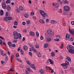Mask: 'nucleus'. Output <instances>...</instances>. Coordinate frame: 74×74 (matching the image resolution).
Listing matches in <instances>:
<instances>
[{
    "label": "nucleus",
    "instance_id": "obj_62",
    "mask_svg": "<svg viewBox=\"0 0 74 74\" xmlns=\"http://www.w3.org/2000/svg\"><path fill=\"white\" fill-rule=\"evenodd\" d=\"M14 43H16V42H17V40H14Z\"/></svg>",
    "mask_w": 74,
    "mask_h": 74
},
{
    "label": "nucleus",
    "instance_id": "obj_53",
    "mask_svg": "<svg viewBox=\"0 0 74 74\" xmlns=\"http://www.w3.org/2000/svg\"><path fill=\"white\" fill-rule=\"evenodd\" d=\"M23 32L24 33H26L27 32V30L26 29H24L23 30Z\"/></svg>",
    "mask_w": 74,
    "mask_h": 74
},
{
    "label": "nucleus",
    "instance_id": "obj_51",
    "mask_svg": "<svg viewBox=\"0 0 74 74\" xmlns=\"http://www.w3.org/2000/svg\"><path fill=\"white\" fill-rule=\"evenodd\" d=\"M34 20H36L37 17H36V16H34L33 17Z\"/></svg>",
    "mask_w": 74,
    "mask_h": 74
},
{
    "label": "nucleus",
    "instance_id": "obj_17",
    "mask_svg": "<svg viewBox=\"0 0 74 74\" xmlns=\"http://www.w3.org/2000/svg\"><path fill=\"white\" fill-rule=\"evenodd\" d=\"M46 41L47 42H51V38H47L46 39Z\"/></svg>",
    "mask_w": 74,
    "mask_h": 74
},
{
    "label": "nucleus",
    "instance_id": "obj_2",
    "mask_svg": "<svg viewBox=\"0 0 74 74\" xmlns=\"http://www.w3.org/2000/svg\"><path fill=\"white\" fill-rule=\"evenodd\" d=\"M40 14L42 15V16L44 17V18H45V17H48V16L47 15V13H45V12L43 10H40Z\"/></svg>",
    "mask_w": 74,
    "mask_h": 74
},
{
    "label": "nucleus",
    "instance_id": "obj_60",
    "mask_svg": "<svg viewBox=\"0 0 74 74\" xmlns=\"http://www.w3.org/2000/svg\"><path fill=\"white\" fill-rule=\"evenodd\" d=\"M22 24L23 25H25L26 24V23H25V22H23L22 23Z\"/></svg>",
    "mask_w": 74,
    "mask_h": 74
},
{
    "label": "nucleus",
    "instance_id": "obj_52",
    "mask_svg": "<svg viewBox=\"0 0 74 74\" xmlns=\"http://www.w3.org/2000/svg\"><path fill=\"white\" fill-rule=\"evenodd\" d=\"M57 38L58 37V38H61V37H60V36H59V35H57L56 36Z\"/></svg>",
    "mask_w": 74,
    "mask_h": 74
},
{
    "label": "nucleus",
    "instance_id": "obj_50",
    "mask_svg": "<svg viewBox=\"0 0 74 74\" xmlns=\"http://www.w3.org/2000/svg\"><path fill=\"white\" fill-rule=\"evenodd\" d=\"M17 60L19 61V62H21H21H22V60H21L20 59H19L18 58Z\"/></svg>",
    "mask_w": 74,
    "mask_h": 74
},
{
    "label": "nucleus",
    "instance_id": "obj_32",
    "mask_svg": "<svg viewBox=\"0 0 74 74\" xmlns=\"http://www.w3.org/2000/svg\"><path fill=\"white\" fill-rule=\"evenodd\" d=\"M45 67H46V69H48L49 70H51V67H50L47 66Z\"/></svg>",
    "mask_w": 74,
    "mask_h": 74
},
{
    "label": "nucleus",
    "instance_id": "obj_18",
    "mask_svg": "<svg viewBox=\"0 0 74 74\" xmlns=\"http://www.w3.org/2000/svg\"><path fill=\"white\" fill-rule=\"evenodd\" d=\"M54 6H55L56 8H58L59 6V4L58 3H55V4Z\"/></svg>",
    "mask_w": 74,
    "mask_h": 74
},
{
    "label": "nucleus",
    "instance_id": "obj_10",
    "mask_svg": "<svg viewBox=\"0 0 74 74\" xmlns=\"http://www.w3.org/2000/svg\"><path fill=\"white\" fill-rule=\"evenodd\" d=\"M70 34H67L66 35V40H69V38H70Z\"/></svg>",
    "mask_w": 74,
    "mask_h": 74
},
{
    "label": "nucleus",
    "instance_id": "obj_40",
    "mask_svg": "<svg viewBox=\"0 0 74 74\" xmlns=\"http://www.w3.org/2000/svg\"><path fill=\"white\" fill-rule=\"evenodd\" d=\"M71 33L72 35H74V29H73V30L72 31V32H71Z\"/></svg>",
    "mask_w": 74,
    "mask_h": 74
},
{
    "label": "nucleus",
    "instance_id": "obj_28",
    "mask_svg": "<svg viewBox=\"0 0 74 74\" xmlns=\"http://www.w3.org/2000/svg\"><path fill=\"white\" fill-rule=\"evenodd\" d=\"M8 44L9 47H11V45H11L12 44V43L11 42L9 41L8 42Z\"/></svg>",
    "mask_w": 74,
    "mask_h": 74
},
{
    "label": "nucleus",
    "instance_id": "obj_55",
    "mask_svg": "<svg viewBox=\"0 0 74 74\" xmlns=\"http://www.w3.org/2000/svg\"><path fill=\"white\" fill-rule=\"evenodd\" d=\"M3 44L4 45H5V47H7V45H6V44H5V42H3Z\"/></svg>",
    "mask_w": 74,
    "mask_h": 74
},
{
    "label": "nucleus",
    "instance_id": "obj_31",
    "mask_svg": "<svg viewBox=\"0 0 74 74\" xmlns=\"http://www.w3.org/2000/svg\"><path fill=\"white\" fill-rule=\"evenodd\" d=\"M8 18V21H11V20H12V17H10H10H9Z\"/></svg>",
    "mask_w": 74,
    "mask_h": 74
},
{
    "label": "nucleus",
    "instance_id": "obj_7",
    "mask_svg": "<svg viewBox=\"0 0 74 74\" xmlns=\"http://www.w3.org/2000/svg\"><path fill=\"white\" fill-rule=\"evenodd\" d=\"M2 7L3 9H5L6 8V4H5V2L3 1L2 2Z\"/></svg>",
    "mask_w": 74,
    "mask_h": 74
},
{
    "label": "nucleus",
    "instance_id": "obj_56",
    "mask_svg": "<svg viewBox=\"0 0 74 74\" xmlns=\"http://www.w3.org/2000/svg\"><path fill=\"white\" fill-rule=\"evenodd\" d=\"M34 12H31V15H34Z\"/></svg>",
    "mask_w": 74,
    "mask_h": 74
},
{
    "label": "nucleus",
    "instance_id": "obj_15",
    "mask_svg": "<svg viewBox=\"0 0 74 74\" xmlns=\"http://www.w3.org/2000/svg\"><path fill=\"white\" fill-rule=\"evenodd\" d=\"M66 59H67L69 61V62H71V58H70V57H69V56H66Z\"/></svg>",
    "mask_w": 74,
    "mask_h": 74
},
{
    "label": "nucleus",
    "instance_id": "obj_26",
    "mask_svg": "<svg viewBox=\"0 0 74 74\" xmlns=\"http://www.w3.org/2000/svg\"><path fill=\"white\" fill-rule=\"evenodd\" d=\"M24 16L25 18H28V17H29V14H24Z\"/></svg>",
    "mask_w": 74,
    "mask_h": 74
},
{
    "label": "nucleus",
    "instance_id": "obj_47",
    "mask_svg": "<svg viewBox=\"0 0 74 74\" xmlns=\"http://www.w3.org/2000/svg\"><path fill=\"white\" fill-rule=\"evenodd\" d=\"M21 55H23V51L22 50H21Z\"/></svg>",
    "mask_w": 74,
    "mask_h": 74
},
{
    "label": "nucleus",
    "instance_id": "obj_35",
    "mask_svg": "<svg viewBox=\"0 0 74 74\" xmlns=\"http://www.w3.org/2000/svg\"><path fill=\"white\" fill-rule=\"evenodd\" d=\"M64 4H69V2L67 1V0H65V1H64Z\"/></svg>",
    "mask_w": 74,
    "mask_h": 74
},
{
    "label": "nucleus",
    "instance_id": "obj_5",
    "mask_svg": "<svg viewBox=\"0 0 74 74\" xmlns=\"http://www.w3.org/2000/svg\"><path fill=\"white\" fill-rule=\"evenodd\" d=\"M26 62L28 64H29V65H30V66H31V67L32 69H34L35 70H36V68L35 66H34V64H32L30 63V62L29 61H27Z\"/></svg>",
    "mask_w": 74,
    "mask_h": 74
},
{
    "label": "nucleus",
    "instance_id": "obj_8",
    "mask_svg": "<svg viewBox=\"0 0 74 74\" xmlns=\"http://www.w3.org/2000/svg\"><path fill=\"white\" fill-rule=\"evenodd\" d=\"M62 66H63V68L64 69H67V67H68V66L66 65V64L65 63L62 64Z\"/></svg>",
    "mask_w": 74,
    "mask_h": 74
},
{
    "label": "nucleus",
    "instance_id": "obj_45",
    "mask_svg": "<svg viewBox=\"0 0 74 74\" xmlns=\"http://www.w3.org/2000/svg\"><path fill=\"white\" fill-rule=\"evenodd\" d=\"M12 47H15V45L14 44H12L11 45Z\"/></svg>",
    "mask_w": 74,
    "mask_h": 74
},
{
    "label": "nucleus",
    "instance_id": "obj_16",
    "mask_svg": "<svg viewBox=\"0 0 74 74\" xmlns=\"http://www.w3.org/2000/svg\"><path fill=\"white\" fill-rule=\"evenodd\" d=\"M51 56L52 57H54L55 56V52L53 51H52L51 53Z\"/></svg>",
    "mask_w": 74,
    "mask_h": 74
},
{
    "label": "nucleus",
    "instance_id": "obj_37",
    "mask_svg": "<svg viewBox=\"0 0 74 74\" xmlns=\"http://www.w3.org/2000/svg\"><path fill=\"white\" fill-rule=\"evenodd\" d=\"M27 24L29 25V24H30V21L29 20L27 21Z\"/></svg>",
    "mask_w": 74,
    "mask_h": 74
},
{
    "label": "nucleus",
    "instance_id": "obj_38",
    "mask_svg": "<svg viewBox=\"0 0 74 74\" xmlns=\"http://www.w3.org/2000/svg\"><path fill=\"white\" fill-rule=\"evenodd\" d=\"M0 44L1 45H3V41H2V40L0 39Z\"/></svg>",
    "mask_w": 74,
    "mask_h": 74
},
{
    "label": "nucleus",
    "instance_id": "obj_9",
    "mask_svg": "<svg viewBox=\"0 0 74 74\" xmlns=\"http://www.w3.org/2000/svg\"><path fill=\"white\" fill-rule=\"evenodd\" d=\"M47 63H49V62H50V63L51 64H53V62L52 60L50 58L49 59V60L47 61Z\"/></svg>",
    "mask_w": 74,
    "mask_h": 74
},
{
    "label": "nucleus",
    "instance_id": "obj_11",
    "mask_svg": "<svg viewBox=\"0 0 74 74\" xmlns=\"http://www.w3.org/2000/svg\"><path fill=\"white\" fill-rule=\"evenodd\" d=\"M6 9L8 11H10L11 10V7L10 5H8L6 6Z\"/></svg>",
    "mask_w": 74,
    "mask_h": 74
},
{
    "label": "nucleus",
    "instance_id": "obj_27",
    "mask_svg": "<svg viewBox=\"0 0 74 74\" xmlns=\"http://www.w3.org/2000/svg\"><path fill=\"white\" fill-rule=\"evenodd\" d=\"M47 32L48 34H50V33H52V31L51 30H48V29L47 31Z\"/></svg>",
    "mask_w": 74,
    "mask_h": 74
},
{
    "label": "nucleus",
    "instance_id": "obj_49",
    "mask_svg": "<svg viewBox=\"0 0 74 74\" xmlns=\"http://www.w3.org/2000/svg\"><path fill=\"white\" fill-rule=\"evenodd\" d=\"M51 24H54V20H51Z\"/></svg>",
    "mask_w": 74,
    "mask_h": 74
},
{
    "label": "nucleus",
    "instance_id": "obj_42",
    "mask_svg": "<svg viewBox=\"0 0 74 74\" xmlns=\"http://www.w3.org/2000/svg\"><path fill=\"white\" fill-rule=\"evenodd\" d=\"M49 34L50 36H53L54 34V32H52V33H50Z\"/></svg>",
    "mask_w": 74,
    "mask_h": 74
},
{
    "label": "nucleus",
    "instance_id": "obj_25",
    "mask_svg": "<svg viewBox=\"0 0 74 74\" xmlns=\"http://www.w3.org/2000/svg\"><path fill=\"white\" fill-rule=\"evenodd\" d=\"M14 55H12L11 57V63H12V59H13V58H14Z\"/></svg>",
    "mask_w": 74,
    "mask_h": 74
},
{
    "label": "nucleus",
    "instance_id": "obj_63",
    "mask_svg": "<svg viewBox=\"0 0 74 74\" xmlns=\"http://www.w3.org/2000/svg\"><path fill=\"white\" fill-rule=\"evenodd\" d=\"M71 24L72 25H74V21H72L71 22Z\"/></svg>",
    "mask_w": 74,
    "mask_h": 74
},
{
    "label": "nucleus",
    "instance_id": "obj_30",
    "mask_svg": "<svg viewBox=\"0 0 74 74\" xmlns=\"http://www.w3.org/2000/svg\"><path fill=\"white\" fill-rule=\"evenodd\" d=\"M44 47L45 48H47L48 47V44H45L44 45Z\"/></svg>",
    "mask_w": 74,
    "mask_h": 74
},
{
    "label": "nucleus",
    "instance_id": "obj_36",
    "mask_svg": "<svg viewBox=\"0 0 74 74\" xmlns=\"http://www.w3.org/2000/svg\"><path fill=\"white\" fill-rule=\"evenodd\" d=\"M35 48H39V45L38 44H36L35 46Z\"/></svg>",
    "mask_w": 74,
    "mask_h": 74
},
{
    "label": "nucleus",
    "instance_id": "obj_41",
    "mask_svg": "<svg viewBox=\"0 0 74 74\" xmlns=\"http://www.w3.org/2000/svg\"><path fill=\"white\" fill-rule=\"evenodd\" d=\"M58 12L59 13L61 14L62 12V10L61 9H60L58 10Z\"/></svg>",
    "mask_w": 74,
    "mask_h": 74
},
{
    "label": "nucleus",
    "instance_id": "obj_13",
    "mask_svg": "<svg viewBox=\"0 0 74 74\" xmlns=\"http://www.w3.org/2000/svg\"><path fill=\"white\" fill-rule=\"evenodd\" d=\"M30 34L32 36H34V33L33 31H30L29 32Z\"/></svg>",
    "mask_w": 74,
    "mask_h": 74
},
{
    "label": "nucleus",
    "instance_id": "obj_22",
    "mask_svg": "<svg viewBox=\"0 0 74 74\" xmlns=\"http://www.w3.org/2000/svg\"><path fill=\"white\" fill-rule=\"evenodd\" d=\"M27 49H28V47L27 46H25L24 47V49L25 51H27Z\"/></svg>",
    "mask_w": 74,
    "mask_h": 74
},
{
    "label": "nucleus",
    "instance_id": "obj_58",
    "mask_svg": "<svg viewBox=\"0 0 74 74\" xmlns=\"http://www.w3.org/2000/svg\"><path fill=\"white\" fill-rule=\"evenodd\" d=\"M1 55H3V51H1Z\"/></svg>",
    "mask_w": 74,
    "mask_h": 74
},
{
    "label": "nucleus",
    "instance_id": "obj_64",
    "mask_svg": "<svg viewBox=\"0 0 74 74\" xmlns=\"http://www.w3.org/2000/svg\"><path fill=\"white\" fill-rule=\"evenodd\" d=\"M46 22H47V23H48V22H49V19H48V18H47L46 19Z\"/></svg>",
    "mask_w": 74,
    "mask_h": 74
},
{
    "label": "nucleus",
    "instance_id": "obj_14",
    "mask_svg": "<svg viewBox=\"0 0 74 74\" xmlns=\"http://www.w3.org/2000/svg\"><path fill=\"white\" fill-rule=\"evenodd\" d=\"M39 73L42 74H44L45 73V71L42 70H41L39 71Z\"/></svg>",
    "mask_w": 74,
    "mask_h": 74
},
{
    "label": "nucleus",
    "instance_id": "obj_12",
    "mask_svg": "<svg viewBox=\"0 0 74 74\" xmlns=\"http://www.w3.org/2000/svg\"><path fill=\"white\" fill-rule=\"evenodd\" d=\"M36 54L39 58H41V54L40 53V52H37L36 53Z\"/></svg>",
    "mask_w": 74,
    "mask_h": 74
},
{
    "label": "nucleus",
    "instance_id": "obj_1",
    "mask_svg": "<svg viewBox=\"0 0 74 74\" xmlns=\"http://www.w3.org/2000/svg\"><path fill=\"white\" fill-rule=\"evenodd\" d=\"M67 49L69 52L72 54L74 53V47L71 45H69L67 46Z\"/></svg>",
    "mask_w": 74,
    "mask_h": 74
},
{
    "label": "nucleus",
    "instance_id": "obj_46",
    "mask_svg": "<svg viewBox=\"0 0 74 74\" xmlns=\"http://www.w3.org/2000/svg\"><path fill=\"white\" fill-rule=\"evenodd\" d=\"M36 36L37 37H38L39 36V33H38V32H36Z\"/></svg>",
    "mask_w": 74,
    "mask_h": 74
},
{
    "label": "nucleus",
    "instance_id": "obj_6",
    "mask_svg": "<svg viewBox=\"0 0 74 74\" xmlns=\"http://www.w3.org/2000/svg\"><path fill=\"white\" fill-rule=\"evenodd\" d=\"M64 11H66L69 12L70 10V8L68 6H65L64 7Z\"/></svg>",
    "mask_w": 74,
    "mask_h": 74
},
{
    "label": "nucleus",
    "instance_id": "obj_48",
    "mask_svg": "<svg viewBox=\"0 0 74 74\" xmlns=\"http://www.w3.org/2000/svg\"><path fill=\"white\" fill-rule=\"evenodd\" d=\"M29 55H30V56H31V57H32V56L33 55V54H32V53L31 52H29Z\"/></svg>",
    "mask_w": 74,
    "mask_h": 74
},
{
    "label": "nucleus",
    "instance_id": "obj_44",
    "mask_svg": "<svg viewBox=\"0 0 74 74\" xmlns=\"http://www.w3.org/2000/svg\"><path fill=\"white\" fill-rule=\"evenodd\" d=\"M32 51H33L34 52H37V50L35 49H34L33 50H32Z\"/></svg>",
    "mask_w": 74,
    "mask_h": 74
},
{
    "label": "nucleus",
    "instance_id": "obj_19",
    "mask_svg": "<svg viewBox=\"0 0 74 74\" xmlns=\"http://www.w3.org/2000/svg\"><path fill=\"white\" fill-rule=\"evenodd\" d=\"M18 22L15 21L14 22V26H16L17 25H18Z\"/></svg>",
    "mask_w": 74,
    "mask_h": 74
},
{
    "label": "nucleus",
    "instance_id": "obj_3",
    "mask_svg": "<svg viewBox=\"0 0 74 74\" xmlns=\"http://www.w3.org/2000/svg\"><path fill=\"white\" fill-rule=\"evenodd\" d=\"M10 16V15L9 14V13L8 12H6L5 16L3 18L4 21H6V22H8V18Z\"/></svg>",
    "mask_w": 74,
    "mask_h": 74
},
{
    "label": "nucleus",
    "instance_id": "obj_24",
    "mask_svg": "<svg viewBox=\"0 0 74 74\" xmlns=\"http://www.w3.org/2000/svg\"><path fill=\"white\" fill-rule=\"evenodd\" d=\"M39 22L40 23H42V24H44V23H45V22H44V21L42 19H40L39 20Z\"/></svg>",
    "mask_w": 74,
    "mask_h": 74
},
{
    "label": "nucleus",
    "instance_id": "obj_23",
    "mask_svg": "<svg viewBox=\"0 0 74 74\" xmlns=\"http://www.w3.org/2000/svg\"><path fill=\"white\" fill-rule=\"evenodd\" d=\"M65 64H66L67 65H69V61H68V60H66L65 61Z\"/></svg>",
    "mask_w": 74,
    "mask_h": 74
},
{
    "label": "nucleus",
    "instance_id": "obj_20",
    "mask_svg": "<svg viewBox=\"0 0 74 74\" xmlns=\"http://www.w3.org/2000/svg\"><path fill=\"white\" fill-rule=\"evenodd\" d=\"M17 34H18V32H17V31H14L13 32V36H15L16 35H17Z\"/></svg>",
    "mask_w": 74,
    "mask_h": 74
},
{
    "label": "nucleus",
    "instance_id": "obj_39",
    "mask_svg": "<svg viewBox=\"0 0 74 74\" xmlns=\"http://www.w3.org/2000/svg\"><path fill=\"white\" fill-rule=\"evenodd\" d=\"M10 3V0H7L6 1V4H9Z\"/></svg>",
    "mask_w": 74,
    "mask_h": 74
},
{
    "label": "nucleus",
    "instance_id": "obj_43",
    "mask_svg": "<svg viewBox=\"0 0 74 74\" xmlns=\"http://www.w3.org/2000/svg\"><path fill=\"white\" fill-rule=\"evenodd\" d=\"M16 58H18V57H19V53H17L16 54Z\"/></svg>",
    "mask_w": 74,
    "mask_h": 74
},
{
    "label": "nucleus",
    "instance_id": "obj_61",
    "mask_svg": "<svg viewBox=\"0 0 74 74\" xmlns=\"http://www.w3.org/2000/svg\"><path fill=\"white\" fill-rule=\"evenodd\" d=\"M0 38L2 39V40H4V38L1 36H0Z\"/></svg>",
    "mask_w": 74,
    "mask_h": 74
},
{
    "label": "nucleus",
    "instance_id": "obj_21",
    "mask_svg": "<svg viewBox=\"0 0 74 74\" xmlns=\"http://www.w3.org/2000/svg\"><path fill=\"white\" fill-rule=\"evenodd\" d=\"M19 9L21 11H23V8L22 6H20L19 7Z\"/></svg>",
    "mask_w": 74,
    "mask_h": 74
},
{
    "label": "nucleus",
    "instance_id": "obj_33",
    "mask_svg": "<svg viewBox=\"0 0 74 74\" xmlns=\"http://www.w3.org/2000/svg\"><path fill=\"white\" fill-rule=\"evenodd\" d=\"M25 73L26 74H29L30 71H28L27 70H25Z\"/></svg>",
    "mask_w": 74,
    "mask_h": 74
},
{
    "label": "nucleus",
    "instance_id": "obj_34",
    "mask_svg": "<svg viewBox=\"0 0 74 74\" xmlns=\"http://www.w3.org/2000/svg\"><path fill=\"white\" fill-rule=\"evenodd\" d=\"M0 14L1 15H3V10H1Z\"/></svg>",
    "mask_w": 74,
    "mask_h": 74
},
{
    "label": "nucleus",
    "instance_id": "obj_54",
    "mask_svg": "<svg viewBox=\"0 0 74 74\" xmlns=\"http://www.w3.org/2000/svg\"><path fill=\"white\" fill-rule=\"evenodd\" d=\"M1 64H4L5 62H4V61H2H2H1Z\"/></svg>",
    "mask_w": 74,
    "mask_h": 74
},
{
    "label": "nucleus",
    "instance_id": "obj_29",
    "mask_svg": "<svg viewBox=\"0 0 74 74\" xmlns=\"http://www.w3.org/2000/svg\"><path fill=\"white\" fill-rule=\"evenodd\" d=\"M58 2L59 3V4H62L63 1H61L60 0H58Z\"/></svg>",
    "mask_w": 74,
    "mask_h": 74
},
{
    "label": "nucleus",
    "instance_id": "obj_59",
    "mask_svg": "<svg viewBox=\"0 0 74 74\" xmlns=\"http://www.w3.org/2000/svg\"><path fill=\"white\" fill-rule=\"evenodd\" d=\"M16 11L17 12V13H19V10L18 9H17L16 10Z\"/></svg>",
    "mask_w": 74,
    "mask_h": 74
},
{
    "label": "nucleus",
    "instance_id": "obj_4",
    "mask_svg": "<svg viewBox=\"0 0 74 74\" xmlns=\"http://www.w3.org/2000/svg\"><path fill=\"white\" fill-rule=\"evenodd\" d=\"M18 34H17L15 36H14V40H15V39H18V38H19V39L21 38L22 36H21V34L20 33Z\"/></svg>",
    "mask_w": 74,
    "mask_h": 74
},
{
    "label": "nucleus",
    "instance_id": "obj_57",
    "mask_svg": "<svg viewBox=\"0 0 74 74\" xmlns=\"http://www.w3.org/2000/svg\"><path fill=\"white\" fill-rule=\"evenodd\" d=\"M44 39V37L42 36H40V40H43Z\"/></svg>",
    "mask_w": 74,
    "mask_h": 74
}]
</instances>
